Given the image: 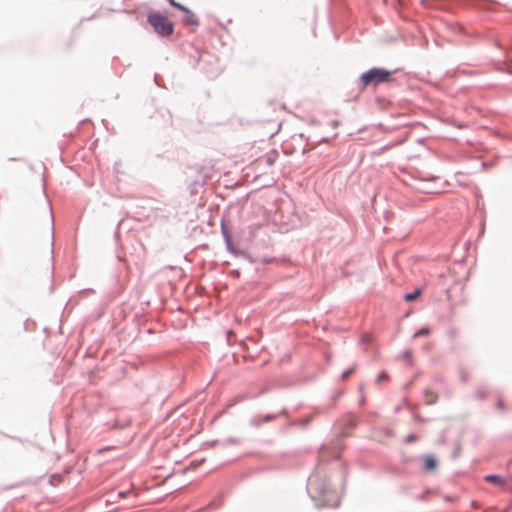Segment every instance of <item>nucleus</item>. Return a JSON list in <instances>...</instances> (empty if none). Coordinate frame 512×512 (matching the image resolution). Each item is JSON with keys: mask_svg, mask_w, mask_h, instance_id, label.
<instances>
[{"mask_svg": "<svg viewBox=\"0 0 512 512\" xmlns=\"http://www.w3.org/2000/svg\"><path fill=\"white\" fill-rule=\"evenodd\" d=\"M343 490V477L337 484L330 485L328 480L315 475L309 479V491L313 499L320 505L336 508L340 504Z\"/></svg>", "mask_w": 512, "mask_h": 512, "instance_id": "nucleus-1", "label": "nucleus"}, {"mask_svg": "<svg viewBox=\"0 0 512 512\" xmlns=\"http://www.w3.org/2000/svg\"><path fill=\"white\" fill-rule=\"evenodd\" d=\"M148 22L160 36H170L173 33L174 25L165 15L151 13L148 15Z\"/></svg>", "mask_w": 512, "mask_h": 512, "instance_id": "nucleus-2", "label": "nucleus"}, {"mask_svg": "<svg viewBox=\"0 0 512 512\" xmlns=\"http://www.w3.org/2000/svg\"><path fill=\"white\" fill-rule=\"evenodd\" d=\"M390 77V71L381 68H372L362 74L361 83L363 87H367L369 85H378L379 83L388 82Z\"/></svg>", "mask_w": 512, "mask_h": 512, "instance_id": "nucleus-3", "label": "nucleus"}, {"mask_svg": "<svg viewBox=\"0 0 512 512\" xmlns=\"http://www.w3.org/2000/svg\"><path fill=\"white\" fill-rule=\"evenodd\" d=\"M343 448L342 443L339 441L331 443L329 446L322 447L319 451V463L326 462L330 456L338 458Z\"/></svg>", "mask_w": 512, "mask_h": 512, "instance_id": "nucleus-4", "label": "nucleus"}, {"mask_svg": "<svg viewBox=\"0 0 512 512\" xmlns=\"http://www.w3.org/2000/svg\"><path fill=\"white\" fill-rule=\"evenodd\" d=\"M168 1L173 7L180 9L181 11L186 12L188 14V16L185 20L186 23L192 24V25L197 24V20L195 19V16L190 12V10L187 7L181 5L180 3L176 2L175 0H168Z\"/></svg>", "mask_w": 512, "mask_h": 512, "instance_id": "nucleus-5", "label": "nucleus"}, {"mask_svg": "<svg viewBox=\"0 0 512 512\" xmlns=\"http://www.w3.org/2000/svg\"><path fill=\"white\" fill-rule=\"evenodd\" d=\"M484 480L500 488L507 484V479L499 475H487Z\"/></svg>", "mask_w": 512, "mask_h": 512, "instance_id": "nucleus-6", "label": "nucleus"}, {"mask_svg": "<svg viewBox=\"0 0 512 512\" xmlns=\"http://www.w3.org/2000/svg\"><path fill=\"white\" fill-rule=\"evenodd\" d=\"M424 400L428 405L435 404L438 401V395L436 392L426 389L424 391Z\"/></svg>", "mask_w": 512, "mask_h": 512, "instance_id": "nucleus-7", "label": "nucleus"}, {"mask_svg": "<svg viewBox=\"0 0 512 512\" xmlns=\"http://www.w3.org/2000/svg\"><path fill=\"white\" fill-rule=\"evenodd\" d=\"M424 469L426 471H433L437 467V461L432 455H428L423 460Z\"/></svg>", "mask_w": 512, "mask_h": 512, "instance_id": "nucleus-8", "label": "nucleus"}, {"mask_svg": "<svg viewBox=\"0 0 512 512\" xmlns=\"http://www.w3.org/2000/svg\"><path fill=\"white\" fill-rule=\"evenodd\" d=\"M278 157V152L276 150H272L265 156V162L267 165L271 166L275 163L276 159Z\"/></svg>", "mask_w": 512, "mask_h": 512, "instance_id": "nucleus-9", "label": "nucleus"}, {"mask_svg": "<svg viewBox=\"0 0 512 512\" xmlns=\"http://www.w3.org/2000/svg\"><path fill=\"white\" fill-rule=\"evenodd\" d=\"M420 294H421V290L417 289L413 293L406 294L404 296V299L407 302H411V301L416 300L420 296Z\"/></svg>", "mask_w": 512, "mask_h": 512, "instance_id": "nucleus-10", "label": "nucleus"}, {"mask_svg": "<svg viewBox=\"0 0 512 512\" xmlns=\"http://www.w3.org/2000/svg\"><path fill=\"white\" fill-rule=\"evenodd\" d=\"M62 481V476L60 474H52L49 477V483L53 486L58 485Z\"/></svg>", "mask_w": 512, "mask_h": 512, "instance_id": "nucleus-11", "label": "nucleus"}, {"mask_svg": "<svg viewBox=\"0 0 512 512\" xmlns=\"http://www.w3.org/2000/svg\"><path fill=\"white\" fill-rule=\"evenodd\" d=\"M35 326H36V323L34 321H32V320L27 319L24 322V328H25L26 331L33 330Z\"/></svg>", "mask_w": 512, "mask_h": 512, "instance_id": "nucleus-12", "label": "nucleus"}, {"mask_svg": "<svg viewBox=\"0 0 512 512\" xmlns=\"http://www.w3.org/2000/svg\"><path fill=\"white\" fill-rule=\"evenodd\" d=\"M429 333H430V330L428 328H421L413 335V338H417V337H420L423 335H428Z\"/></svg>", "mask_w": 512, "mask_h": 512, "instance_id": "nucleus-13", "label": "nucleus"}, {"mask_svg": "<svg viewBox=\"0 0 512 512\" xmlns=\"http://www.w3.org/2000/svg\"><path fill=\"white\" fill-rule=\"evenodd\" d=\"M63 323H64V309L62 310L61 317H60V324H59V333L60 334L62 333Z\"/></svg>", "mask_w": 512, "mask_h": 512, "instance_id": "nucleus-14", "label": "nucleus"}, {"mask_svg": "<svg viewBox=\"0 0 512 512\" xmlns=\"http://www.w3.org/2000/svg\"><path fill=\"white\" fill-rule=\"evenodd\" d=\"M387 377H388V376H387V374H386L385 372H382V373L378 376L377 380H378V382H381V381H383V380L387 379Z\"/></svg>", "mask_w": 512, "mask_h": 512, "instance_id": "nucleus-15", "label": "nucleus"}, {"mask_svg": "<svg viewBox=\"0 0 512 512\" xmlns=\"http://www.w3.org/2000/svg\"><path fill=\"white\" fill-rule=\"evenodd\" d=\"M59 159L62 163H64V147L60 146V155Z\"/></svg>", "mask_w": 512, "mask_h": 512, "instance_id": "nucleus-16", "label": "nucleus"}, {"mask_svg": "<svg viewBox=\"0 0 512 512\" xmlns=\"http://www.w3.org/2000/svg\"><path fill=\"white\" fill-rule=\"evenodd\" d=\"M350 374H351V371H350V370H347V371H345V372L343 373L342 377H343L344 379H346Z\"/></svg>", "mask_w": 512, "mask_h": 512, "instance_id": "nucleus-17", "label": "nucleus"}, {"mask_svg": "<svg viewBox=\"0 0 512 512\" xmlns=\"http://www.w3.org/2000/svg\"><path fill=\"white\" fill-rule=\"evenodd\" d=\"M54 290V284L52 283L49 287V293L51 294Z\"/></svg>", "mask_w": 512, "mask_h": 512, "instance_id": "nucleus-18", "label": "nucleus"}, {"mask_svg": "<svg viewBox=\"0 0 512 512\" xmlns=\"http://www.w3.org/2000/svg\"><path fill=\"white\" fill-rule=\"evenodd\" d=\"M43 331L48 335V333H49V329H48L47 327H44V328H43Z\"/></svg>", "mask_w": 512, "mask_h": 512, "instance_id": "nucleus-19", "label": "nucleus"}]
</instances>
